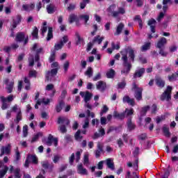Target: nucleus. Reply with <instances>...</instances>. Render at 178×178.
<instances>
[{
	"label": "nucleus",
	"instance_id": "obj_1",
	"mask_svg": "<svg viewBox=\"0 0 178 178\" xmlns=\"http://www.w3.org/2000/svg\"><path fill=\"white\" fill-rule=\"evenodd\" d=\"M121 55L123 65L126 67L122 71V73L127 74L130 72V69H131V62H134V50L130 49L129 51L124 50L121 51Z\"/></svg>",
	"mask_w": 178,
	"mask_h": 178
},
{
	"label": "nucleus",
	"instance_id": "obj_2",
	"mask_svg": "<svg viewBox=\"0 0 178 178\" xmlns=\"http://www.w3.org/2000/svg\"><path fill=\"white\" fill-rule=\"evenodd\" d=\"M134 113V110L133 108H126L124 112L122 113H119L116 111H114L113 116L114 118H118V119H124L125 118H129Z\"/></svg>",
	"mask_w": 178,
	"mask_h": 178
},
{
	"label": "nucleus",
	"instance_id": "obj_3",
	"mask_svg": "<svg viewBox=\"0 0 178 178\" xmlns=\"http://www.w3.org/2000/svg\"><path fill=\"white\" fill-rule=\"evenodd\" d=\"M172 88L170 86H168L165 90V92L161 95V101H169L172 98L171 94H172Z\"/></svg>",
	"mask_w": 178,
	"mask_h": 178
},
{
	"label": "nucleus",
	"instance_id": "obj_4",
	"mask_svg": "<svg viewBox=\"0 0 178 178\" xmlns=\"http://www.w3.org/2000/svg\"><path fill=\"white\" fill-rule=\"evenodd\" d=\"M132 90L135 92L134 97L137 101L143 99V88H138L135 83L133 85Z\"/></svg>",
	"mask_w": 178,
	"mask_h": 178
},
{
	"label": "nucleus",
	"instance_id": "obj_5",
	"mask_svg": "<svg viewBox=\"0 0 178 178\" xmlns=\"http://www.w3.org/2000/svg\"><path fill=\"white\" fill-rule=\"evenodd\" d=\"M80 95L83 98L84 102H86V106L89 109H91V105L88 104V101L91 99V97H92V95L90 92H80Z\"/></svg>",
	"mask_w": 178,
	"mask_h": 178
},
{
	"label": "nucleus",
	"instance_id": "obj_6",
	"mask_svg": "<svg viewBox=\"0 0 178 178\" xmlns=\"http://www.w3.org/2000/svg\"><path fill=\"white\" fill-rule=\"evenodd\" d=\"M69 41V38L66 35L63 36V38L54 45L55 51H59L63 48V45Z\"/></svg>",
	"mask_w": 178,
	"mask_h": 178
},
{
	"label": "nucleus",
	"instance_id": "obj_7",
	"mask_svg": "<svg viewBox=\"0 0 178 178\" xmlns=\"http://www.w3.org/2000/svg\"><path fill=\"white\" fill-rule=\"evenodd\" d=\"M15 40L17 42H22V41H24V45H26V44L29 42V37H26L23 33H19L17 34Z\"/></svg>",
	"mask_w": 178,
	"mask_h": 178
},
{
	"label": "nucleus",
	"instance_id": "obj_8",
	"mask_svg": "<svg viewBox=\"0 0 178 178\" xmlns=\"http://www.w3.org/2000/svg\"><path fill=\"white\" fill-rule=\"evenodd\" d=\"M30 161L35 164L38 163V159L37 158V156L29 155L27 156L26 161H25V164H24V166L26 168H29V164L30 163Z\"/></svg>",
	"mask_w": 178,
	"mask_h": 178
},
{
	"label": "nucleus",
	"instance_id": "obj_9",
	"mask_svg": "<svg viewBox=\"0 0 178 178\" xmlns=\"http://www.w3.org/2000/svg\"><path fill=\"white\" fill-rule=\"evenodd\" d=\"M56 92V90H55L54 84L50 83L46 86V95H49V97H54Z\"/></svg>",
	"mask_w": 178,
	"mask_h": 178
},
{
	"label": "nucleus",
	"instance_id": "obj_10",
	"mask_svg": "<svg viewBox=\"0 0 178 178\" xmlns=\"http://www.w3.org/2000/svg\"><path fill=\"white\" fill-rule=\"evenodd\" d=\"M58 74V68H54L51 71H47L45 74L46 81H51L52 77H55V75Z\"/></svg>",
	"mask_w": 178,
	"mask_h": 178
},
{
	"label": "nucleus",
	"instance_id": "obj_11",
	"mask_svg": "<svg viewBox=\"0 0 178 178\" xmlns=\"http://www.w3.org/2000/svg\"><path fill=\"white\" fill-rule=\"evenodd\" d=\"M58 140L57 138H54V136L49 134L47 140V145L49 147H51L53 144L54 147H58Z\"/></svg>",
	"mask_w": 178,
	"mask_h": 178
},
{
	"label": "nucleus",
	"instance_id": "obj_12",
	"mask_svg": "<svg viewBox=\"0 0 178 178\" xmlns=\"http://www.w3.org/2000/svg\"><path fill=\"white\" fill-rule=\"evenodd\" d=\"M33 51H36V55L35 56V61L38 62L40 60V56H38V54H41L42 52V48L40 47L38 44H33L32 47Z\"/></svg>",
	"mask_w": 178,
	"mask_h": 178
},
{
	"label": "nucleus",
	"instance_id": "obj_13",
	"mask_svg": "<svg viewBox=\"0 0 178 178\" xmlns=\"http://www.w3.org/2000/svg\"><path fill=\"white\" fill-rule=\"evenodd\" d=\"M12 149V145L8 144L5 147H2L1 149V154H0V156H2L3 155H9L10 154V150Z\"/></svg>",
	"mask_w": 178,
	"mask_h": 178
},
{
	"label": "nucleus",
	"instance_id": "obj_14",
	"mask_svg": "<svg viewBox=\"0 0 178 178\" xmlns=\"http://www.w3.org/2000/svg\"><path fill=\"white\" fill-rule=\"evenodd\" d=\"M9 170V168L6 165H3V163L0 161V177L3 178Z\"/></svg>",
	"mask_w": 178,
	"mask_h": 178
},
{
	"label": "nucleus",
	"instance_id": "obj_15",
	"mask_svg": "<svg viewBox=\"0 0 178 178\" xmlns=\"http://www.w3.org/2000/svg\"><path fill=\"white\" fill-rule=\"evenodd\" d=\"M52 101V99H40L36 102V104L35 105V108L38 109V105H41L44 104V105H48Z\"/></svg>",
	"mask_w": 178,
	"mask_h": 178
},
{
	"label": "nucleus",
	"instance_id": "obj_16",
	"mask_svg": "<svg viewBox=\"0 0 178 178\" xmlns=\"http://www.w3.org/2000/svg\"><path fill=\"white\" fill-rule=\"evenodd\" d=\"M34 8H35L34 3L24 4L22 6V10H25V12H31V10H33Z\"/></svg>",
	"mask_w": 178,
	"mask_h": 178
},
{
	"label": "nucleus",
	"instance_id": "obj_17",
	"mask_svg": "<svg viewBox=\"0 0 178 178\" xmlns=\"http://www.w3.org/2000/svg\"><path fill=\"white\" fill-rule=\"evenodd\" d=\"M124 104H129L131 106H134L136 105V102H134V99H130L129 96H124L122 99Z\"/></svg>",
	"mask_w": 178,
	"mask_h": 178
},
{
	"label": "nucleus",
	"instance_id": "obj_18",
	"mask_svg": "<svg viewBox=\"0 0 178 178\" xmlns=\"http://www.w3.org/2000/svg\"><path fill=\"white\" fill-rule=\"evenodd\" d=\"M97 90L104 91L106 88V83L102 81H99L96 84Z\"/></svg>",
	"mask_w": 178,
	"mask_h": 178
},
{
	"label": "nucleus",
	"instance_id": "obj_19",
	"mask_svg": "<svg viewBox=\"0 0 178 178\" xmlns=\"http://www.w3.org/2000/svg\"><path fill=\"white\" fill-rule=\"evenodd\" d=\"M144 73H145V69L144 68L136 70L134 74V79H138V77H141L143 74H144Z\"/></svg>",
	"mask_w": 178,
	"mask_h": 178
},
{
	"label": "nucleus",
	"instance_id": "obj_20",
	"mask_svg": "<svg viewBox=\"0 0 178 178\" xmlns=\"http://www.w3.org/2000/svg\"><path fill=\"white\" fill-rule=\"evenodd\" d=\"M165 44H166V38H161V40H159L157 42L156 47V48H159V49H162V48H163V47H165Z\"/></svg>",
	"mask_w": 178,
	"mask_h": 178
},
{
	"label": "nucleus",
	"instance_id": "obj_21",
	"mask_svg": "<svg viewBox=\"0 0 178 178\" xmlns=\"http://www.w3.org/2000/svg\"><path fill=\"white\" fill-rule=\"evenodd\" d=\"M104 161L108 169L115 170V165L113 164V160L112 159H107Z\"/></svg>",
	"mask_w": 178,
	"mask_h": 178
},
{
	"label": "nucleus",
	"instance_id": "obj_22",
	"mask_svg": "<svg viewBox=\"0 0 178 178\" xmlns=\"http://www.w3.org/2000/svg\"><path fill=\"white\" fill-rule=\"evenodd\" d=\"M99 134H98L97 132L95 133V134L92 137L93 140L99 138V137H102V136H105V129H104V128H102V127L100 128L99 129Z\"/></svg>",
	"mask_w": 178,
	"mask_h": 178
},
{
	"label": "nucleus",
	"instance_id": "obj_23",
	"mask_svg": "<svg viewBox=\"0 0 178 178\" xmlns=\"http://www.w3.org/2000/svg\"><path fill=\"white\" fill-rule=\"evenodd\" d=\"M4 83H5V84H7L6 89L8 90V92L9 94H10V92H12V91L13 90V84H14V83L13 82H10L9 83V79H8L4 81Z\"/></svg>",
	"mask_w": 178,
	"mask_h": 178
},
{
	"label": "nucleus",
	"instance_id": "obj_24",
	"mask_svg": "<svg viewBox=\"0 0 178 178\" xmlns=\"http://www.w3.org/2000/svg\"><path fill=\"white\" fill-rule=\"evenodd\" d=\"M22 22V17L19 15H17L14 19L12 25V29H16L17 27V24H19Z\"/></svg>",
	"mask_w": 178,
	"mask_h": 178
},
{
	"label": "nucleus",
	"instance_id": "obj_25",
	"mask_svg": "<svg viewBox=\"0 0 178 178\" xmlns=\"http://www.w3.org/2000/svg\"><path fill=\"white\" fill-rule=\"evenodd\" d=\"M17 48H19V44H17V43H13L11 44V47L6 46L3 48V51L5 52H10L11 49H17Z\"/></svg>",
	"mask_w": 178,
	"mask_h": 178
},
{
	"label": "nucleus",
	"instance_id": "obj_26",
	"mask_svg": "<svg viewBox=\"0 0 178 178\" xmlns=\"http://www.w3.org/2000/svg\"><path fill=\"white\" fill-rule=\"evenodd\" d=\"M77 172L79 173V175H88L87 169L84 168L82 164H79L77 166Z\"/></svg>",
	"mask_w": 178,
	"mask_h": 178
},
{
	"label": "nucleus",
	"instance_id": "obj_27",
	"mask_svg": "<svg viewBox=\"0 0 178 178\" xmlns=\"http://www.w3.org/2000/svg\"><path fill=\"white\" fill-rule=\"evenodd\" d=\"M0 99L2 102L1 108L3 111H5V109H8V106H9V104H8V102H6V97L3 96H0Z\"/></svg>",
	"mask_w": 178,
	"mask_h": 178
},
{
	"label": "nucleus",
	"instance_id": "obj_28",
	"mask_svg": "<svg viewBox=\"0 0 178 178\" xmlns=\"http://www.w3.org/2000/svg\"><path fill=\"white\" fill-rule=\"evenodd\" d=\"M155 81L156 86H158V87H160V88H163V87H165V81L162 80L160 77H156Z\"/></svg>",
	"mask_w": 178,
	"mask_h": 178
},
{
	"label": "nucleus",
	"instance_id": "obj_29",
	"mask_svg": "<svg viewBox=\"0 0 178 178\" xmlns=\"http://www.w3.org/2000/svg\"><path fill=\"white\" fill-rule=\"evenodd\" d=\"M104 36L97 35L94 38L92 42L93 44H102V41H104Z\"/></svg>",
	"mask_w": 178,
	"mask_h": 178
},
{
	"label": "nucleus",
	"instance_id": "obj_30",
	"mask_svg": "<svg viewBox=\"0 0 178 178\" xmlns=\"http://www.w3.org/2000/svg\"><path fill=\"white\" fill-rule=\"evenodd\" d=\"M127 124L129 131H131V130H134V129H136V124L131 122V118L128 119Z\"/></svg>",
	"mask_w": 178,
	"mask_h": 178
},
{
	"label": "nucleus",
	"instance_id": "obj_31",
	"mask_svg": "<svg viewBox=\"0 0 178 178\" xmlns=\"http://www.w3.org/2000/svg\"><path fill=\"white\" fill-rule=\"evenodd\" d=\"M156 23V21L155 19H152L149 20L148 22V26H150V29L152 33H155V24Z\"/></svg>",
	"mask_w": 178,
	"mask_h": 178
},
{
	"label": "nucleus",
	"instance_id": "obj_32",
	"mask_svg": "<svg viewBox=\"0 0 178 178\" xmlns=\"http://www.w3.org/2000/svg\"><path fill=\"white\" fill-rule=\"evenodd\" d=\"M75 35L76 37V45H83L84 40L80 36V34H79V33H76Z\"/></svg>",
	"mask_w": 178,
	"mask_h": 178
},
{
	"label": "nucleus",
	"instance_id": "obj_33",
	"mask_svg": "<svg viewBox=\"0 0 178 178\" xmlns=\"http://www.w3.org/2000/svg\"><path fill=\"white\" fill-rule=\"evenodd\" d=\"M151 48V42H145V44L141 47L142 52H145V51H148Z\"/></svg>",
	"mask_w": 178,
	"mask_h": 178
},
{
	"label": "nucleus",
	"instance_id": "obj_34",
	"mask_svg": "<svg viewBox=\"0 0 178 178\" xmlns=\"http://www.w3.org/2000/svg\"><path fill=\"white\" fill-rule=\"evenodd\" d=\"M58 123L59 124L65 123V124H69L70 123V121H69V119L66 118L65 117H60L58 118Z\"/></svg>",
	"mask_w": 178,
	"mask_h": 178
},
{
	"label": "nucleus",
	"instance_id": "obj_35",
	"mask_svg": "<svg viewBox=\"0 0 178 178\" xmlns=\"http://www.w3.org/2000/svg\"><path fill=\"white\" fill-rule=\"evenodd\" d=\"M68 22L70 24H72V23H74V22H77V15L74 14L70 15Z\"/></svg>",
	"mask_w": 178,
	"mask_h": 178
},
{
	"label": "nucleus",
	"instance_id": "obj_36",
	"mask_svg": "<svg viewBox=\"0 0 178 178\" xmlns=\"http://www.w3.org/2000/svg\"><path fill=\"white\" fill-rule=\"evenodd\" d=\"M124 29V24L120 23L116 29V32L114 33L115 35H119L120 33H122V31Z\"/></svg>",
	"mask_w": 178,
	"mask_h": 178
},
{
	"label": "nucleus",
	"instance_id": "obj_37",
	"mask_svg": "<svg viewBox=\"0 0 178 178\" xmlns=\"http://www.w3.org/2000/svg\"><path fill=\"white\" fill-rule=\"evenodd\" d=\"M88 156H90V154H88V152H86L83 156V164L85 165V166H88V165H90Z\"/></svg>",
	"mask_w": 178,
	"mask_h": 178
},
{
	"label": "nucleus",
	"instance_id": "obj_38",
	"mask_svg": "<svg viewBox=\"0 0 178 178\" xmlns=\"http://www.w3.org/2000/svg\"><path fill=\"white\" fill-rule=\"evenodd\" d=\"M85 76H88V77H92V74H94V71L91 67H88L87 70L84 73Z\"/></svg>",
	"mask_w": 178,
	"mask_h": 178
},
{
	"label": "nucleus",
	"instance_id": "obj_39",
	"mask_svg": "<svg viewBox=\"0 0 178 178\" xmlns=\"http://www.w3.org/2000/svg\"><path fill=\"white\" fill-rule=\"evenodd\" d=\"M79 18L81 19V20L84 21L85 24H87V22L88 20H90V15H88L87 14H83V15L79 16Z\"/></svg>",
	"mask_w": 178,
	"mask_h": 178
},
{
	"label": "nucleus",
	"instance_id": "obj_40",
	"mask_svg": "<svg viewBox=\"0 0 178 178\" xmlns=\"http://www.w3.org/2000/svg\"><path fill=\"white\" fill-rule=\"evenodd\" d=\"M106 76L108 79H113L115 77V70H109L107 71Z\"/></svg>",
	"mask_w": 178,
	"mask_h": 178
},
{
	"label": "nucleus",
	"instance_id": "obj_41",
	"mask_svg": "<svg viewBox=\"0 0 178 178\" xmlns=\"http://www.w3.org/2000/svg\"><path fill=\"white\" fill-rule=\"evenodd\" d=\"M15 178H21L22 175L20 174V168H15L13 171Z\"/></svg>",
	"mask_w": 178,
	"mask_h": 178
},
{
	"label": "nucleus",
	"instance_id": "obj_42",
	"mask_svg": "<svg viewBox=\"0 0 178 178\" xmlns=\"http://www.w3.org/2000/svg\"><path fill=\"white\" fill-rule=\"evenodd\" d=\"M177 77H178V72H177L176 73L172 74L170 76H168V80L169 81H175L177 80Z\"/></svg>",
	"mask_w": 178,
	"mask_h": 178
},
{
	"label": "nucleus",
	"instance_id": "obj_43",
	"mask_svg": "<svg viewBox=\"0 0 178 178\" xmlns=\"http://www.w3.org/2000/svg\"><path fill=\"white\" fill-rule=\"evenodd\" d=\"M47 13L52 14L55 12V6L52 4L47 6Z\"/></svg>",
	"mask_w": 178,
	"mask_h": 178
},
{
	"label": "nucleus",
	"instance_id": "obj_44",
	"mask_svg": "<svg viewBox=\"0 0 178 178\" xmlns=\"http://www.w3.org/2000/svg\"><path fill=\"white\" fill-rule=\"evenodd\" d=\"M168 3H172V0H163V5L164 6L163 7V10L164 12H166V10H168Z\"/></svg>",
	"mask_w": 178,
	"mask_h": 178
},
{
	"label": "nucleus",
	"instance_id": "obj_45",
	"mask_svg": "<svg viewBox=\"0 0 178 178\" xmlns=\"http://www.w3.org/2000/svg\"><path fill=\"white\" fill-rule=\"evenodd\" d=\"M65 106V103L63 102H60L59 104L56 107V112H60L62 111V108Z\"/></svg>",
	"mask_w": 178,
	"mask_h": 178
},
{
	"label": "nucleus",
	"instance_id": "obj_46",
	"mask_svg": "<svg viewBox=\"0 0 178 178\" xmlns=\"http://www.w3.org/2000/svg\"><path fill=\"white\" fill-rule=\"evenodd\" d=\"M148 111H149V106L143 107L140 111V116H145V115H146L147 112H148Z\"/></svg>",
	"mask_w": 178,
	"mask_h": 178
},
{
	"label": "nucleus",
	"instance_id": "obj_47",
	"mask_svg": "<svg viewBox=\"0 0 178 178\" xmlns=\"http://www.w3.org/2000/svg\"><path fill=\"white\" fill-rule=\"evenodd\" d=\"M40 137H42V133L41 132H39L37 134L34 135L31 140V143H35V141H37Z\"/></svg>",
	"mask_w": 178,
	"mask_h": 178
},
{
	"label": "nucleus",
	"instance_id": "obj_48",
	"mask_svg": "<svg viewBox=\"0 0 178 178\" xmlns=\"http://www.w3.org/2000/svg\"><path fill=\"white\" fill-rule=\"evenodd\" d=\"M47 31L48 27L47 26V22H43V26L41 28L42 35H44Z\"/></svg>",
	"mask_w": 178,
	"mask_h": 178
},
{
	"label": "nucleus",
	"instance_id": "obj_49",
	"mask_svg": "<svg viewBox=\"0 0 178 178\" xmlns=\"http://www.w3.org/2000/svg\"><path fill=\"white\" fill-rule=\"evenodd\" d=\"M53 37H54V35H52V27H49L48 34H47V41H49V40H51V38H53Z\"/></svg>",
	"mask_w": 178,
	"mask_h": 178
},
{
	"label": "nucleus",
	"instance_id": "obj_50",
	"mask_svg": "<svg viewBox=\"0 0 178 178\" xmlns=\"http://www.w3.org/2000/svg\"><path fill=\"white\" fill-rule=\"evenodd\" d=\"M32 35L33 37V38H38V27H34L33 32H32Z\"/></svg>",
	"mask_w": 178,
	"mask_h": 178
},
{
	"label": "nucleus",
	"instance_id": "obj_51",
	"mask_svg": "<svg viewBox=\"0 0 178 178\" xmlns=\"http://www.w3.org/2000/svg\"><path fill=\"white\" fill-rule=\"evenodd\" d=\"M80 134H81L80 130L77 131V132L75 134V140L77 141H81V139L83 138V136H81Z\"/></svg>",
	"mask_w": 178,
	"mask_h": 178
},
{
	"label": "nucleus",
	"instance_id": "obj_52",
	"mask_svg": "<svg viewBox=\"0 0 178 178\" xmlns=\"http://www.w3.org/2000/svg\"><path fill=\"white\" fill-rule=\"evenodd\" d=\"M163 131L165 134V137H170V132H169V128L166 127H163Z\"/></svg>",
	"mask_w": 178,
	"mask_h": 178
},
{
	"label": "nucleus",
	"instance_id": "obj_53",
	"mask_svg": "<svg viewBox=\"0 0 178 178\" xmlns=\"http://www.w3.org/2000/svg\"><path fill=\"white\" fill-rule=\"evenodd\" d=\"M24 83L26 84L25 86V90H30V80L26 77L24 78Z\"/></svg>",
	"mask_w": 178,
	"mask_h": 178
},
{
	"label": "nucleus",
	"instance_id": "obj_54",
	"mask_svg": "<svg viewBox=\"0 0 178 178\" xmlns=\"http://www.w3.org/2000/svg\"><path fill=\"white\" fill-rule=\"evenodd\" d=\"M13 112H15V113H17L19 112H22V110H20V107L15 104L13 108H12Z\"/></svg>",
	"mask_w": 178,
	"mask_h": 178
},
{
	"label": "nucleus",
	"instance_id": "obj_55",
	"mask_svg": "<svg viewBox=\"0 0 178 178\" xmlns=\"http://www.w3.org/2000/svg\"><path fill=\"white\" fill-rule=\"evenodd\" d=\"M29 127L27 125H24L23 127V136L26 137L27 134H29Z\"/></svg>",
	"mask_w": 178,
	"mask_h": 178
},
{
	"label": "nucleus",
	"instance_id": "obj_56",
	"mask_svg": "<svg viewBox=\"0 0 178 178\" xmlns=\"http://www.w3.org/2000/svg\"><path fill=\"white\" fill-rule=\"evenodd\" d=\"M108 108L106 105H104L103 108L102 109V111L100 113V116H102V115H104V113H106L107 111H108Z\"/></svg>",
	"mask_w": 178,
	"mask_h": 178
},
{
	"label": "nucleus",
	"instance_id": "obj_57",
	"mask_svg": "<svg viewBox=\"0 0 178 178\" xmlns=\"http://www.w3.org/2000/svg\"><path fill=\"white\" fill-rule=\"evenodd\" d=\"M165 118H166V115H161L160 117H157L156 118V123H161V122H162V120H165Z\"/></svg>",
	"mask_w": 178,
	"mask_h": 178
},
{
	"label": "nucleus",
	"instance_id": "obj_58",
	"mask_svg": "<svg viewBox=\"0 0 178 178\" xmlns=\"http://www.w3.org/2000/svg\"><path fill=\"white\" fill-rule=\"evenodd\" d=\"M20 120H22V111L17 113V117H16V120H15L17 123H19V122H20Z\"/></svg>",
	"mask_w": 178,
	"mask_h": 178
},
{
	"label": "nucleus",
	"instance_id": "obj_59",
	"mask_svg": "<svg viewBox=\"0 0 178 178\" xmlns=\"http://www.w3.org/2000/svg\"><path fill=\"white\" fill-rule=\"evenodd\" d=\"M20 159V152H19V149L17 147L15 149V161H19Z\"/></svg>",
	"mask_w": 178,
	"mask_h": 178
},
{
	"label": "nucleus",
	"instance_id": "obj_60",
	"mask_svg": "<svg viewBox=\"0 0 178 178\" xmlns=\"http://www.w3.org/2000/svg\"><path fill=\"white\" fill-rule=\"evenodd\" d=\"M115 9H116V5H111L108 8V12H109V13H113L115 12Z\"/></svg>",
	"mask_w": 178,
	"mask_h": 178
},
{
	"label": "nucleus",
	"instance_id": "obj_61",
	"mask_svg": "<svg viewBox=\"0 0 178 178\" xmlns=\"http://www.w3.org/2000/svg\"><path fill=\"white\" fill-rule=\"evenodd\" d=\"M111 47L113 49H120V43H117L115 44V42L111 43Z\"/></svg>",
	"mask_w": 178,
	"mask_h": 178
},
{
	"label": "nucleus",
	"instance_id": "obj_62",
	"mask_svg": "<svg viewBox=\"0 0 178 178\" xmlns=\"http://www.w3.org/2000/svg\"><path fill=\"white\" fill-rule=\"evenodd\" d=\"M88 124H90V118H86L84 122V124L83 125V127L84 129H87V127H88Z\"/></svg>",
	"mask_w": 178,
	"mask_h": 178
},
{
	"label": "nucleus",
	"instance_id": "obj_63",
	"mask_svg": "<svg viewBox=\"0 0 178 178\" xmlns=\"http://www.w3.org/2000/svg\"><path fill=\"white\" fill-rule=\"evenodd\" d=\"M90 2V0H83V2H81L80 4L81 9H84L86 8V5Z\"/></svg>",
	"mask_w": 178,
	"mask_h": 178
},
{
	"label": "nucleus",
	"instance_id": "obj_64",
	"mask_svg": "<svg viewBox=\"0 0 178 178\" xmlns=\"http://www.w3.org/2000/svg\"><path fill=\"white\" fill-rule=\"evenodd\" d=\"M104 163L105 161H101L100 162H99V163L97 164V169H99V170H102Z\"/></svg>",
	"mask_w": 178,
	"mask_h": 178
}]
</instances>
